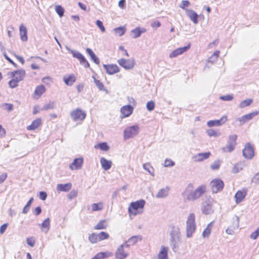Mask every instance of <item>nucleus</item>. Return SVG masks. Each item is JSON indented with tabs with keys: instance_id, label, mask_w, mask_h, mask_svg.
I'll use <instances>...</instances> for the list:
<instances>
[{
	"instance_id": "37",
	"label": "nucleus",
	"mask_w": 259,
	"mask_h": 259,
	"mask_svg": "<svg viewBox=\"0 0 259 259\" xmlns=\"http://www.w3.org/2000/svg\"><path fill=\"white\" fill-rule=\"evenodd\" d=\"M98 239H98V234H96L95 233H92L89 236V240L92 243H97L99 241V240H98Z\"/></svg>"
},
{
	"instance_id": "41",
	"label": "nucleus",
	"mask_w": 259,
	"mask_h": 259,
	"mask_svg": "<svg viewBox=\"0 0 259 259\" xmlns=\"http://www.w3.org/2000/svg\"><path fill=\"white\" fill-rule=\"evenodd\" d=\"M33 198L32 197L29 200V201L27 202V204L25 205V206L24 207V208L23 209V210H22L23 213H24V214L27 213V212L29 210L30 205H31L32 202H33Z\"/></svg>"
},
{
	"instance_id": "32",
	"label": "nucleus",
	"mask_w": 259,
	"mask_h": 259,
	"mask_svg": "<svg viewBox=\"0 0 259 259\" xmlns=\"http://www.w3.org/2000/svg\"><path fill=\"white\" fill-rule=\"evenodd\" d=\"M108 225L105 220H101L95 227V230H102L105 229L107 227Z\"/></svg>"
},
{
	"instance_id": "39",
	"label": "nucleus",
	"mask_w": 259,
	"mask_h": 259,
	"mask_svg": "<svg viewBox=\"0 0 259 259\" xmlns=\"http://www.w3.org/2000/svg\"><path fill=\"white\" fill-rule=\"evenodd\" d=\"M237 138V136L235 134L230 135L227 143L236 146Z\"/></svg>"
},
{
	"instance_id": "6",
	"label": "nucleus",
	"mask_w": 259,
	"mask_h": 259,
	"mask_svg": "<svg viewBox=\"0 0 259 259\" xmlns=\"http://www.w3.org/2000/svg\"><path fill=\"white\" fill-rule=\"evenodd\" d=\"M139 126L137 125L126 128L124 131V137L129 139L137 136L139 133Z\"/></svg>"
},
{
	"instance_id": "48",
	"label": "nucleus",
	"mask_w": 259,
	"mask_h": 259,
	"mask_svg": "<svg viewBox=\"0 0 259 259\" xmlns=\"http://www.w3.org/2000/svg\"><path fill=\"white\" fill-rule=\"evenodd\" d=\"M206 133L209 137H217L221 135L220 133H218L213 129L207 130L206 131Z\"/></svg>"
},
{
	"instance_id": "31",
	"label": "nucleus",
	"mask_w": 259,
	"mask_h": 259,
	"mask_svg": "<svg viewBox=\"0 0 259 259\" xmlns=\"http://www.w3.org/2000/svg\"><path fill=\"white\" fill-rule=\"evenodd\" d=\"M142 237L141 236H133L130 238L128 239V240L125 243H127V245H129V247L137 242L138 240H141Z\"/></svg>"
},
{
	"instance_id": "59",
	"label": "nucleus",
	"mask_w": 259,
	"mask_h": 259,
	"mask_svg": "<svg viewBox=\"0 0 259 259\" xmlns=\"http://www.w3.org/2000/svg\"><path fill=\"white\" fill-rule=\"evenodd\" d=\"M220 99L223 101H231L233 99V96L232 95H227L222 96L220 97Z\"/></svg>"
},
{
	"instance_id": "34",
	"label": "nucleus",
	"mask_w": 259,
	"mask_h": 259,
	"mask_svg": "<svg viewBox=\"0 0 259 259\" xmlns=\"http://www.w3.org/2000/svg\"><path fill=\"white\" fill-rule=\"evenodd\" d=\"M232 225H230L235 230L239 228V218L237 215H234L231 220Z\"/></svg>"
},
{
	"instance_id": "3",
	"label": "nucleus",
	"mask_w": 259,
	"mask_h": 259,
	"mask_svg": "<svg viewBox=\"0 0 259 259\" xmlns=\"http://www.w3.org/2000/svg\"><path fill=\"white\" fill-rule=\"evenodd\" d=\"M196 230L195 215L194 213H190L186 221V236L190 238Z\"/></svg>"
},
{
	"instance_id": "20",
	"label": "nucleus",
	"mask_w": 259,
	"mask_h": 259,
	"mask_svg": "<svg viewBox=\"0 0 259 259\" xmlns=\"http://www.w3.org/2000/svg\"><path fill=\"white\" fill-rule=\"evenodd\" d=\"M186 13L194 24L198 23L199 16L195 12L191 9H186Z\"/></svg>"
},
{
	"instance_id": "17",
	"label": "nucleus",
	"mask_w": 259,
	"mask_h": 259,
	"mask_svg": "<svg viewBox=\"0 0 259 259\" xmlns=\"http://www.w3.org/2000/svg\"><path fill=\"white\" fill-rule=\"evenodd\" d=\"M134 108L130 105H125L120 109V112L123 115L122 117H127L130 116L133 112Z\"/></svg>"
},
{
	"instance_id": "29",
	"label": "nucleus",
	"mask_w": 259,
	"mask_h": 259,
	"mask_svg": "<svg viewBox=\"0 0 259 259\" xmlns=\"http://www.w3.org/2000/svg\"><path fill=\"white\" fill-rule=\"evenodd\" d=\"M168 248L162 246L160 248V251L158 254V258H168Z\"/></svg>"
},
{
	"instance_id": "40",
	"label": "nucleus",
	"mask_w": 259,
	"mask_h": 259,
	"mask_svg": "<svg viewBox=\"0 0 259 259\" xmlns=\"http://www.w3.org/2000/svg\"><path fill=\"white\" fill-rule=\"evenodd\" d=\"M103 208V203L101 202L98 203H93L92 205V209L93 211L101 210Z\"/></svg>"
},
{
	"instance_id": "16",
	"label": "nucleus",
	"mask_w": 259,
	"mask_h": 259,
	"mask_svg": "<svg viewBox=\"0 0 259 259\" xmlns=\"http://www.w3.org/2000/svg\"><path fill=\"white\" fill-rule=\"evenodd\" d=\"M210 155L209 152L205 153H199L194 155L192 159L195 162H201L208 159Z\"/></svg>"
},
{
	"instance_id": "4",
	"label": "nucleus",
	"mask_w": 259,
	"mask_h": 259,
	"mask_svg": "<svg viewBox=\"0 0 259 259\" xmlns=\"http://www.w3.org/2000/svg\"><path fill=\"white\" fill-rule=\"evenodd\" d=\"M205 192V187L200 186L195 191L189 193L187 195V199L189 200H194L199 198Z\"/></svg>"
},
{
	"instance_id": "11",
	"label": "nucleus",
	"mask_w": 259,
	"mask_h": 259,
	"mask_svg": "<svg viewBox=\"0 0 259 259\" xmlns=\"http://www.w3.org/2000/svg\"><path fill=\"white\" fill-rule=\"evenodd\" d=\"M259 114V111H254L247 114L242 116L240 117L237 118L236 119L237 121H239L240 122V125H242L246 123V122L252 119L254 117L256 116Z\"/></svg>"
},
{
	"instance_id": "58",
	"label": "nucleus",
	"mask_w": 259,
	"mask_h": 259,
	"mask_svg": "<svg viewBox=\"0 0 259 259\" xmlns=\"http://www.w3.org/2000/svg\"><path fill=\"white\" fill-rule=\"evenodd\" d=\"M190 5V2L188 1L184 0L182 1L181 4L180 5V7L183 10H185L186 7H188Z\"/></svg>"
},
{
	"instance_id": "51",
	"label": "nucleus",
	"mask_w": 259,
	"mask_h": 259,
	"mask_svg": "<svg viewBox=\"0 0 259 259\" xmlns=\"http://www.w3.org/2000/svg\"><path fill=\"white\" fill-rule=\"evenodd\" d=\"M221 161L220 160L214 161L210 165V168L213 170L218 169L221 165Z\"/></svg>"
},
{
	"instance_id": "25",
	"label": "nucleus",
	"mask_w": 259,
	"mask_h": 259,
	"mask_svg": "<svg viewBox=\"0 0 259 259\" xmlns=\"http://www.w3.org/2000/svg\"><path fill=\"white\" fill-rule=\"evenodd\" d=\"M100 163L102 168L105 170L109 169L112 166V162L110 160H107L104 157L100 158Z\"/></svg>"
},
{
	"instance_id": "36",
	"label": "nucleus",
	"mask_w": 259,
	"mask_h": 259,
	"mask_svg": "<svg viewBox=\"0 0 259 259\" xmlns=\"http://www.w3.org/2000/svg\"><path fill=\"white\" fill-rule=\"evenodd\" d=\"M253 102V100L251 99H247L244 100H243L241 102L239 105V107L240 108H243L245 107L248 106L252 104Z\"/></svg>"
},
{
	"instance_id": "13",
	"label": "nucleus",
	"mask_w": 259,
	"mask_h": 259,
	"mask_svg": "<svg viewBox=\"0 0 259 259\" xmlns=\"http://www.w3.org/2000/svg\"><path fill=\"white\" fill-rule=\"evenodd\" d=\"M190 44H189L186 46L179 48L174 50L171 53H170L169 57L170 58L176 57L179 55H180L183 54L184 52L187 51L190 48Z\"/></svg>"
},
{
	"instance_id": "19",
	"label": "nucleus",
	"mask_w": 259,
	"mask_h": 259,
	"mask_svg": "<svg viewBox=\"0 0 259 259\" xmlns=\"http://www.w3.org/2000/svg\"><path fill=\"white\" fill-rule=\"evenodd\" d=\"M83 163L82 158H77L74 159L72 163L70 165L69 167L71 170L79 169L81 168Z\"/></svg>"
},
{
	"instance_id": "28",
	"label": "nucleus",
	"mask_w": 259,
	"mask_h": 259,
	"mask_svg": "<svg viewBox=\"0 0 259 259\" xmlns=\"http://www.w3.org/2000/svg\"><path fill=\"white\" fill-rule=\"evenodd\" d=\"M86 52L90 55L91 59L94 61L95 63L97 65L100 64V60L90 48H87Z\"/></svg>"
},
{
	"instance_id": "50",
	"label": "nucleus",
	"mask_w": 259,
	"mask_h": 259,
	"mask_svg": "<svg viewBox=\"0 0 259 259\" xmlns=\"http://www.w3.org/2000/svg\"><path fill=\"white\" fill-rule=\"evenodd\" d=\"M133 34V37L134 38H138L141 36V32H140V27H136L135 29L131 31Z\"/></svg>"
},
{
	"instance_id": "62",
	"label": "nucleus",
	"mask_w": 259,
	"mask_h": 259,
	"mask_svg": "<svg viewBox=\"0 0 259 259\" xmlns=\"http://www.w3.org/2000/svg\"><path fill=\"white\" fill-rule=\"evenodd\" d=\"M252 182H254L256 185H259V172L256 174L252 179Z\"/></svg>"
},
{
	"instance_id": "21",
	"label": "nucleus",
	"mask_w": 259,
	"mask_h": 259,
	"mask_svg": "<svg viewBox=\"0 0 259 259\" xmlns=\"http://www.w3.org/2000/svg\"><path fill=\"white\" fill-rule=\"evenodd\" d=\"M246 190L245 189H243L242 191L240 190L237 191L235 195L236 202L237 203H239L243 200L246 195Z\"/></svg>"
},
{
	"instance_id": "53",
	"label": "nucleus",
	"mask_w": 259,
	"mask_h": 259,
	"mask_svg": "<svg viewBox=\"0 0 259 259\" xmlns=\"http://www.w3.org/2000/svg\"><path fill=\"white\" fill-rule=\"evenodd\" d=\"M93 78L94 79V82L100 91H103L104 90V86L103 84L99 80L96 79L95 77H93Z\"/></svg>"
},
{
	"instance_id": "43",
	"label": "nucleus",
	"mask_w": 259,
	"mask_h": 259,
	"mask_svg": "<svg viewBox=\"0 0 259 259\" xmlns=\"http://www.w3.org/2000/svg\"><path fill=\"white\" fill-rule=\"evenodd\" d=\"M95 148L98 147L101 150L107 151L109 149V147L106 142H102L99 143L98 145L95 146Z\"/></svg>"
},
{
	"instance_id": "44",
	"label": "nucleus",
	"mask_w": 259,
	"mask_h": 259,
	"mask_svg": "<svg viewBox=\"0 0 259 259\" xmlns=\"http://www.w3.org/2000/svg\"><path fill=\"white\" fill-rule=\"evenodd\" d=\"M55 11L60 17H62L64 13V9L60 5L55 6Z\"/></svg>"
},
{
	"instance_id": "26",
	"label": "nucleus",
	"mask_w": 259,
	"mask_h": 259,
	"mask_svg": "<svg viewBox=\"0 0 259 259\" xmlns=\"http://www.w3.org/2000/svg\"><path fill=\"white\" fill-rule=\"evenodd\" d=\"M169 188L166 187L164 188L161 189L156 195L157 198H163L166 197L168 195Z\"/></svg>"
},
{
	"instance_id": "12",
	"label": "nucleus",
	"mask_w": 259,
	"mask_h": 259,
	"mask_svg": "<svg viewBox=\"0 0 259 259\" xmlns=\"http://www.w3.org/2000/svg\"><path fill=\"white\" fill-rule=\"evenodd\" d=\"M243 156L246 159H251L254 156V150L252 145L247 143L242 151Z\"/></svg>"
},
{
	"instance_id": "7",
	"label": "nucleus",
	"mask_w": 259,
	"mask_h": 259,
	"mask_svg": "<svg viewBox=\"0 0 259 259\" xmlns=\"http://www.w3.org/2000/svg\"><path fill=\"white\" fill-rule=\"evenodd\" d=\"M118 64L126 70L132 69L135 65L134 59H125L121 58L117 60Z\"/></svg>"
},
{
	"instance_id": "30",
	"label": "nucleus",
	"mask_w": 259,
	"mask_h": 259,
	"mask_svg": "<svg viewBox=\"0 0 259 259\" xmlns=\"http://www.w3.org/2000/svg\"><path fill=\"white\" fill-rule=\"evenodd\" d=\"M75 77L73 75H70L68 77H64L63 80L65 83L71 86L75 81Z\"/></svg>"
},
{
	"instance_id": "38",
	"label": "nucleus",
	"mask_w": 259,
	"mask_h": 259,
	"mask_svg": "<svg viewBox=\"0 0 259 259\" xmlns=\"http://www.w3.org/2000/svg\"><path fill=\"white\" fill-rule=\"evenodd\" d=\"M212 223L211 222L209 224H208L207 227L203 231L202 236L204 238L207 237L210 235L211 230Z\"/></svg>"
},
{
	"instance_id": "15",
	"label": "nucleus",
	"mask_w": 259,
	"mask_h": 259,
	"mask_svg": "<svg viewBox=\"0 0 259 259\" xmlns=\"http://www.w3.org/2000/svg\"><path fill=\"white\" fill-rule=\"evenodd\" d=\"M227 116H224L221 117L220 119L212 120L207 121V125L209 127L219 126L225 123L227 121Z\"/></svg>"
},
{
	"instance_id": "24",
	"label": "nucleus",
	"mask_w": 259,
	"mask_h": 259,
	"mask_svg": "<svg viewBox=\"0 0 259 259\" xmlns=\"http://www.w3.org/2000/svg\"><path fill=\"white\" fill-rule=\"evenodd\" d=\"M39 225L43 232L47 233L49 231L50 228V218H48L46 219L43 222Z\"/></svg>"
},
{
	"instance_id": "35",
	"label": "nucleus",
	"mask_w": 259,
	"mask_h": 259,
	"mask_svg": "<svg viewBox=\"0 0 259 259\" xmlns=\"http://www.w3.org/2000/svg\"><path fill=\"white\" fill-rule=\"evenodd\" d=\"M110 255H111V253H110L109 252H101L97 254L92 259H103Z\"/></svg>"
},
{
	"instance_id": "10",
	"label": "nucleus",
	"mask_w": 259,
	"mask_h": 259,
	"mask_svg": "<svg viewBox=\"0 0 259 259\" xmlns=\"http://www.w3.org/2000/svg\"><path fill=\"white\" fill-rule=\"evenodd\" d=\"M8 74L13 78H15L18 82H20L24 79L25 76V71L23 69H20L9 72Z\"/></svg>"
},
{
	"instance_id": "61",
	"label": "nucleus",
	"mask_w": 259,
	"mask_h": 259,
	"mask_svg": "<svg viewBox=\"0 0 259 259\" xmlns=\"http://www.w3.org/2000/svg\"><path fill=\"white\" fill-rule=\"evenodd\" d=\"M175 165V162L172 161L171 159H166L164 162V166L165 167H170L174 166Z\"/></svg>"
},
{
	"instance_id": "9",
	"label": "nucleus",
	"mask_w": 259,
	"mask_h": 259,
	"mask_svg": "<svg viewBox=\"0 0 259 259\" xmlns=\"http://www.w3.org/2000/svg\"><path fill=\"white\" fill-rule=\"evenodd\" d=\"M212 192L213 193H217L221 191L224 186L223 181L220 179L213 180L210 183Z\"/></svg>"
},
{
	"instance_id": "2",
	"label": "nucleus",
	"mask_w": 259,
	"mask_h": 259,
	"mask_svg": "<svg viewBox=\"0 0 259 259\" xmlns=\"http://www.w3.org/2000/svg\"><path fill=\"white\" fill-rule=\"evenodd\" d=\"M145 204V201L143 199L131 203L128 208L130 217H131L132 215L136 216L137 214L142 213Z\"/></svg>"
},
{
	"instance_id": "55",
	"label": "nucleus",
	"mask_w": 259,
	"mask_h": 259,
	"mask_svg": "<svg viewBox=\"0 0 259 259\" xmlns=\"http://www.w3.org/2000/svg\"><path fill=\"white\" fill-rule=\"evenodd\" d=\"M54 108V102H50L48 104H45L42 108V110H47L49 109H52Z\"/></svg>"
},
{
	"instance_id": "23",
	"label": "nucleus",
	"mask_w": 259,
	"mask_h": 259,
	"mask_svg": "<svg viewBox=\"0 0 259 259\" xmlns=\"http://www.w3.org/2000/svg\"><path fill=\"white\" fill-rule=\"evenodd\" d=\"M19 31L21 39L23 41H27L28 39L27 35V28L23 24L20 25Z\"/></svg>"
},
{
	"instance_id": "56",
	"label": "nucleus",
	"mask_w": 259,
	"mask_h": 259,
	"mask_svg": "<svg viewBox=\"0 0 259 259\" xmlns=\"http://www.w3.org/2000/svg\"><path fill=\"white\" fill-rule=\"evenodd\" d=\"M77 195V191L75 190H72L68 195L67 197L69 200L76 197Z\"/></svg>"
},
{
	"instance_id": "49",
	"label": "nucleus",
	"mask_w": 259,
	"mask_h": 259,
	"mask_svg": "<svg viewBox=\"0 0 259 259\" xmlns=\"http://www.w3.org/2000/svg\"><path fill=\"white\" fill-rule=\"evenodd\" d=\"M235 147L232 145L227 143L226 146L222 148V150L224 152H231L234 150Z\"/></svg>"
},
{
	"instance_id": "5",
	"label": "nucleus",
	"mask_w": 259,
	"mask_h": 259,
	"mask_svg": "<svg viewBox=\"0 0 259 259\" xmlns=\"http://www.w3.org/2000/svg\"><path fill=\"white\" fill-rule=\"evenodd\" d=\"M129 245L127 243H124L120 245L117 248L115 252V259H124L127 256L128 254L126 252L125 249H128Z\"/></svg>"
},
{
	"instance_id": "33",
	"label": "nucleus",
	"mask_w": 259,
	"mask_h": 259,
	"mask_svg": "<svg viewBox=\"0 0 259 259\" xmlns=\"http://www.w3.org/2000/svg\"><path fill=\"white\" fill-rule=\"evenodd\" d=\"M45 87L44 85H40L36 88L34 94L37 96L38 97H39L45 92Z\"/></svg>"
},
{
	"instance_id": "1",
	"label": "nucleus",
	"mask_w": 259,
	"mask_h": 259,
	"mask_svg": "<svg viewBox=\"0 0 259 259\" xmlns=\"http://www.w3.org/2000/svg\"><path fill=\"white\" fill-rule=\"evenodd\" d=\"M169 227V244L172 249L175 251V249L178 246L180 240V229L178 227L173 225H171Z\"/></svg>"
},
{
	"instance_id": "18",
	"label": "nucleus",
	"mask_w": 259,
	"mask_h": 259,
	"mask_svg": "<svg viewBox=\"0 0 259 259\" xmlns=\"http://www.w3.org/2000/svg\"><path fill=\"white\" fill-rule=\"evenodd\" d=\"M202 211L204 214H208L213 212L212 204L210 200L208 202H203L202 206Z\"/></svg>"
},
{
	"instance_id": "22",
	"label": "nucleus",
	"mask_w": 259,
	"mask_h": 259,
	"mask_svg": "<svg viewBox=\"0 0 259 259\" xmlns=\"http://www.w3.org/2000/svg\"><path fill=\"white\" fill-rule=\"evenodd\" d=\"M72 184L70 183L65 184H58L57 186V190L59 192H68L71 189Z\"/></svg>"
},
{
	"instance_id": "14",
	"label": "nucleus",
	"mask_w": 259,
	"mask_h": 259,
	"mask_svg": "<svg viewBox=\"0 0 259 259\" xmlns=\"http://www.w3.org/2000/svg\"><path fill=\"white\" fill-rule=\"evenodd\" d=\"M103 67L106 70V73L109 75L114 74L120 71V69L116 64H104Z\"/></svg>"
},
{
	"instance_id": "63",
	"label": "nucleus",
	"mask_w": 259,
	"mask_h": 259,
	"mask_svg": "<svg viewBox=\"0 0 259 259\" xmlns=\"http://www.w3.org/2000/svg\"><path fill=\"white\" fill-rule=\"evenodd\" d=\"M80 63L82 64L83 66H84L85 68H88L90 67V64L84 57L80 62Z\"/></svg>"
},
{
	"instance_id": "45",
	"label": "nucleus",
	"mask_w": 259,
	"mask_h": 259,
	"mask_svg": "<svg viewBox=\"0 0 259 259\" xmlns=\"http://www.w3.org/2000/svg\"><path fill=\"white\" fill-rule=\"evenodd\" d=\"M220 51H216L208 59V62L213 63L214 61L217 60L219 57Z\"/></svg>"
},
{
	"instance_id": "27",
	"label": "nucleus",
	"mask_w": 259,
	"mask_h": 259,
	"mask_svg": "<svg viewBox=\"0 0 259 259\" xmlns=\"http://www.w3.org/2000/svg\"><path fill=\"white\" fill-rule=\"evenodd\" d=\"M41 123V120L40 118H37L34 120L31 124L27 127V129L29 131L34 130L36 129Z\"/></svg>"
},
{
	"instance_id": "57",
	"label": "nucleus",
	"mask_w": 259,
	"mask_h": 259,
	"mask_svg": "<svg viewBox=\"0 0 259 259\" xmlns=\"http://www.w3.org/2000/svg\"><path fill=\"white\" fill-rule=\"evenodd\" d=\"M259 236V227L257 228V229L254 231L253 232H252L250 236V238L251 239H256Z\"/></svg>"
},
{
	"instance_id": "60",
	"label": "nucleus",
	"mask_w": 259,
	"mask_h": 259,
	"mask_svg": "<svg viewBox=\"0 0 259 259\" xmlns=\"http://www.w3.org/2000/svg\"><path fill=\"white\" fill-rule=\"evenodd\" d=\"M96 23L97 25L100 28L101 31L102 32H105V28L103 26V23L101 21L98 20L96 21Z\"/></svg>"
},
{
	"instance_id": "52",
	"label": "nucleus",
	"mask_w": 259,
	"mask_h": 259,
	"mask_svg": "<svg viewBox=\"0 0 259 259\" xmlns=\"http://www.w3.org/2000/svg\"><path fill=\"white\" fill-rule=\"evenodd\" d=\"M18 81L16 80L15 78H12L9 81V85L11 88H15L17 87L18 85Z\"/></svg>"
},
{
	"instance_id": "47",
	"label": "nucleus",
	"mask_w": 259,
	"mask_h": 259,
	"mask_svg": "<svg viewBox=\"0 0 259 259\" xmlns=\"http://www.w3.org/2000/svg\"><path fill=\"white\" fill-rule=\"evenodd\" d=\"M98 236L99 241L108 239L109 237V234L105 232H100L98 234Z\"/></svg>"
},
{
	"instance_id": "54",
	"label": "nucleus",
	"mask_w": 259,
	"mask_h": 259,
	"mask_svg": "<svg viewBox=\"0 0 259 259\" xmlns=\"http://www.w3.org/2000/svg\"><path fill=\"white\" fill-rule=\"evenodd\" d=\"M146 107L148 111H151L154 110L155 107V103L153 101H150L147 102Z\"/></svg>"
},
{
	"instance_id": "46",
	"label": "nucleus",
	"mask_w": 259,
	"mask_h": 259,
	"mask_svg": "<svg viewBox=\"0 0 259 259\" xmlns=\"http://www.w3.org/2000/svg\"><path fill=\"white\" fill-rule=\"evenodd\" d=\"M115 32L119 36H121L124 34L125 31V28L123 27L120 26L114 29Z\"/></svg>"
},
{
	"instance_id": "8",
	"label": "nucleus",
	"mask_w": 259,
	"mask_h": 259,
	"mask_svg": "<svg viewBox=\"0 0 259 259\" xmlns=\"http://www.w3.org/2000/svg\"><path fill=\"white\" fill-rule=\"evenodd\" d=\"M70 116L75 121L83 120L86 117V113L79 108L73 110L70 113Z\"/></svg>"
},
{
	"instance_id": "42",
	"label": "nucleus",
	"mask_w": 259,
	"mask_h": 259,
	"mask_svg": "<svg viewBox=\"0 0 259 259\" xmlns=\"http://www.w3.org/2000/svg\"><path fill=\"white\" fill-rule=\"evenodd\" d=\"M71 54L74 58H77L79 61V62L84 57L81 53L75 50L71 51Z\"/></svg>"
},
{
	"instance_id": "64",
	"label": "nucleus",
	"mask_w": 259,
	"mask_h": 259,
	"mask_svg": "<svg viewBox=\"0 0 259 259\" xmlns=\"http://www.w3.org/2000/svg\"><path fill=\"white\" fill-rule=\"evenodd\" d=\"M26 243L27 244L29 245L31 247H33L34 245V241L33 240V238H28L26 239Z\"/></svg>"
}]
</instances>
